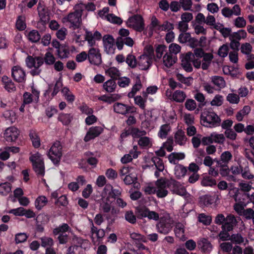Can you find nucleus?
<instances>
[{"mask_svg": "<svg viewBox=\"0 0 254 254\" xmlns=\"http://www.w3.org/2000/svg\"><path fill=\"white\" fill-rule=\"evenodd\" d=\"M235 217L232 214H229L227 215L226 217H225L224 215L222 214H218L215 217V223L217 225H223L228 222V217Z\"/></svg>", "mask_w": 254, "mask_h": 254, "instance_id": "obj_37", "label": "nucleus"}, {"mask_svg": "<svg viewBox=\"0 0 254 254\" xmlns=\"http://www.w3.org/2000/svg\"><path fill=\"white\" fill-rule=\"evenodd\" d=\"M53 46L56 49V53L59 57L63 58L62 53L64 52V49L63 46L60 44L59 42L56 40L52 41Z\"/></svg>", "mask_w": 254, "mask_h": 254, "instance_id": "obj_59", "label": "nucleus"}, {"mask_svg": "<svg viewBox=\"0 0 254 254\" xmlns=\"http://www.w3.org/2000/svg\"><path fill=\"white\" fill-rule=\"evenodd\" d=\"M29 135L33 146L35 148L39 147L41 144L40 139L37 133L34 131H32L30 132Z\"/></svg>", "mask_w": 254, "mask_h": 254, "instance_id": "obj_44", "label": "nucleus"}, {"mask_svg": "<svg viewBox=\"0 0 254 254\" xmlns=\"http://www.w3.org/2000/svg\"><path fill=\"white\" fill-rule=\"evenodd\" d=\"M38 14L42 22L46 23L49 20V15L48 9L39 3L38 6Z\"/></svg>", "mask_w": 254, "mask_h": 254, "instance_id": "obj_18", "label": "nucleus"}, {"mask_svg": "<svg viewBox=\"0 0 254 254\" xmlns=\"http://www.w3.org/2000/svg\"><path fill=\"white\" fill-rule=\"evenodd\" d=\"M19 134L17 128L11 127L7 128L4 134V138L7 141H13L16 139Z\"/></svg>", "mask_w": 254, "mask_h": 254, "instance_id": "obj_12", "label": "nucleus"}, {"mask_svg": "<svg viewBox=\"0 0 254 254\" xmlns=\"http://www.w3.org/2000/svg\"><path fill=\"white\" fill-rule=\"evenodd\" d=\"M91 225V233L92 235L95 234L99 242L103 240V238L105 235V232L102 229H98L94 225L92 219L89 220Z\"/></svg>", "mask_w": 254, "mask_h": 254, "instance_id": "obj_17", "label": "nucleus"}, {"mask_svg": "<svg viewBox=\"0 0 254 254\" xmlns=\"http://www.w3.org/2000/svg\"><path fill=\"white\" fill-rule=\"evenodd\" d=\"M83 7L82 5L76 6L74 12L70 13L66 18L64 17V20L70 23L69 27L73 30L79 28L80 26Z\"/></svg>", "mask_w": 254, "mask_h": 254, "instance_id": "obj_1", "label": "nucleus"}, {"mask_svg": "<svg viewBox=\"0 0 254 254\" xmlns=\"http://www.w3.org/2000/svg\"><path fill=\"white\" fill-rule=\"evenodd\" d=\"M151 161L155 165L156 169L159 172H162L164 169V163L162 159L157 157L152 158Z\"/></svg>", "mask_w": 254, "mask_h": 254, "instance_id": "obj_45", "label": "nucleus"}, {"mask_svg": "<svg viewBox=\"0 0 254 254\" xmlns=\"http://www.w3.org/2000/svg\"><path fill=\"white\" fill-rule=\"evenodd\" d=\"M47 203L48 199L46 196L41 195L36 198L35 201V206L38 210H41Z\"/></svg>", "mask_w": 254, "mask_h": 254, "instance_id": "obj_33", "label": "nucleus"}, {"mask_svg": "<svg viewBox=\"0 0 254 254\" xmlns=\"http://www.w3.org/2000/svg\"><path fill=\"white\" fill-rule=\"evenodd\" d=\"M41 246L43 247L48 248L53 245V240L51 238L48 237H42L40 238Z\"/></svg>", "mask_w": 254, "mask_h": 254, "instance_id": "obj_58", "label": "nucleus"}, {"mask_svg": "<svg viewBox=\"0 0 254 254\" xmlns=\"http://www.w3.org/2000/svg\"><path fill=\"white\" fill-rule=\"evenodd\" d=\"M198 220L204 225H209L210 224L212 218L210 215H206L204 213H200L198 215Z\"/></svg>", "mask_w": 254, "mask_h": 254, "instance_id": "obj_41", "label": "nucleus"}, {"mask_svg": "<svg viewBox=\"0 0 254 254\" xmlns=\"http://www.w3.org/2000/svg\"><path fill=\"white\" fill-rule=\"evenodd\" d=\"M126 62L128 65L132 68L136 66L137 63L135 57L131 54H128L127 56Z\"/></svg>", "mask_w": 254, "mask_h": 254, "instance_id": "obj_49", "label": "nucleus"}, {"mask_svg": "<svg viewBox=\"0 0 254 254\" xmlns=\"http://www.w3.org/2000/svg\"><path fill=\"white\" fill-rule=\"evenodd\" d=\"M232 155L230 152L228 151L223 152L220 156V160H216L218 165H228L229 162L232 159Z\"/></svg>", "mask_w": 254, "mask_h": 254, "instance_id": "obj_21", "label": "nucleus"}, {"mask_svg": "<svg viewBox=\"0 0 254 254\" xmlns=\"http://www.w3.org/2000/svg\"><path fill=\"white\" fill-rule=\"evenodd\" d=\"M198 248L204 253H209L212 249V245L207 239L202 238L197 242Z\"/></svg>", "mask_w": 254, "mask_h": 254, "instance_id": "obj_13", "label": "nucleus"}, {"mask_svg": "<svg viewBox=\"0 0 254 254\" xmlns=\"http://www.w3.org/2000/svg\"><path fill=\"white\" fill-rule=\"evenodd\" d=\"M229 50V48L228 45L223 44L219 48L218 55L221 57L225 58L228 55Z\"/></svg>", "mask_w": 254, "mask_h": 254, "instance_id": "obj_60", "label": "nucleus"}, {"mask_svg": "<svg viewBox=\"0 0 254 254\" xmlns=\"http://www.w3.org/2000/svg\"><path fill=\"white\" fill-rule=\"evenodd\" d=\"M117 80V84L122 88H125L128 86L130 83V79L126 76H120Z\"/></svg>", "mask_w": 254, "mask_h": 254, "instance_id": "obj_53", "label": "nucleus"}, {"mask_svg": "<svg viewBox=\"0 0 254 254\" xmlns=\"http://www.w3.org/2000/svg\"><path fill=\"white\" fill-rule=\"evenodd\" d=\"M148 210L149 208L145 206L137 207L135 208V214L138 219H141L147 217Z\"/></svg>", "mask_w": 254, "mask_h": 254, "instance_id": "obj_29", "label": "nucleus"}, {"mask_svg": "<svg viewBox=\"0 0 254 254\" xmlns=\"http://www.w3.org/2000/svg\"><path fill=\"white\" fill-rule=\"evenodd\" d=\"M181 8L184 11L190 10L192 2L191 0H179Z\"/></svg>", "mask_w": 254, "mask_h": 254, "instance_id": "obj_54", "label": "nucleus"}, {"mask_svg": "<svg viewBox=\"0 0 254 254\" xmlns=\"http://www.w3.org/2000/svg\"><path fill=\"white\" fill-rule=\"evenodd\" d=\"M103 89L108 93H112L115 91L117 87V83L114 79H110L105 82L103 85Z\"/></svg>", "mask_w": 254, "mask_h": 254, "instance_id": "obj_20", "label": "nucleus"}, {"mask_svg": "<svg viewBox=\"0 0 254 254\" xmlns=\"http://www.w3.org/2000/svg\"><path fill=\"white\" fill-rule=\"evenodd\" d=\"M156 228L159 233L166 235L171 231L172 225L168 222L161 221L157 224Z\"/></svg>", "mask_w": 254, "mask_h": 254, "instance_id": "obj_15", "label": "nucleus"}, {"mask_svg": "<svg viewBox=\"0 0 254 254\" xmlns=\"http://www.w3.org/2000/svg\"><path fill=\"white\" fill-rule=\"evenodd\" d=\"M130 133L134 138H140L145 135L146 132L145 130H140L138 128L132 127L130 128Z\"/></svg>", "mask_w": 254, "mask_h": 254, "instance_id": "obj_48", "label": "nucleus"}, {"mask_svg": "<svg viewBox=\"0 0 254 254\" xmlns=\"http://www.w3.org/2000/svg\"><path fill=\"white\" fill-rule=\"evenodd\" d=\"M88 60L91 64L99 66L102 63L101 54L99 49L91 48L88 53Z\"/></svg>", "mask_w": 254, "mask_h": 254, "instance_id": "obj_8", "label": "nucleus"}, {"mask_svg": "<svg viewBox=\"0 0 254 254\" xmlns=\"http://www.w3.org/2000/svg\"><path fill=\"white\" fill-rule=\"evenodd\" d=\"M63 154V145L60 141L54 143L47 153V155L52 162L57 165L59 164Z\"/></svg>", "mask_w": 254, "mask_h": 254, "instance_id": "obj_4", "label": "nucleus"}, {"mask_svg": "<svg viewBox=\"0 0 254 254\" xmlns=\"http://www.w3.org/2000/svg\"><path fill=\"white\" fill-rule=\"evenodd\" d=\"M185 106L189 111H193L196 108V104L194 100L188 99L185 102Z\"/></svg>", "mask_w": 254, "mask_h": 254, "instance_id": "obj_64", "label": "nucleus"}, {"mask_svg": "<svg viewBox=\"0 0 254 254\" xmlns=\"http://www.w3.org/2000/svg\"><path fill=\"white\" fill-rule=\"evenodd\" d=\"M25 62L28 68H34V69L31 71V73L33 75H35L40 73L41 70L39 68L43 64L44 60L40 57H35L34 58L31 56H28L26 59Z\"/></svg>", "mask_w": 254, "mask_h": 254, "instance_id": "obj_7", "label": "nucleus"}, {"mask_svg": "<svg viewBox=\"0 0 254 254\" xmlns=\"http://www.w3.org/2000/svg\"><path fill=\"white\" fill-rule=\"evenodd\" d=\"M174 232L176 237L178 238L180 240L185 241L186 237L185 235L184 226L181 223H178L176 225L174 229Z\"/></svg>", "mask_w": 254, "mask_h": 254, "instance_id": "obj_19", "label": "nucleus"}, {"mask_svg": "<svg viewBox=\"0 0 254 254\" xmlns=\"http://www.w3.org/2000/svg\"><path fill=\"white\" fill-rule=\"evenodd\" d=\"M27 37L32 42H37L40 39L41 36L37 31L33 30L28 33Z\"/></svg>", "mask_w": 254, "mask_h": 254, "instance_id": "obj_46", "label": "nucleus"}, {"mask_svg": "<svg viewBox=\"0 0 254 254\" xmlns=\"http://www.w3.org/2000/svg\"><path fill=\"white\" fill-rule=\"evenodd\" d=\"M173 55L172 54L166 53L163 56V64L168 68L170 67L176 62L175 59L173 58Z\"/></svg>", "mask_w": 254, "mask_h": 254, "instance_id": "obj_31", "label": "nucleus"}, {"mask_svg": "<svg viewBox=\"0 0 254 254\" xmlns=\"http://www.w3.org/2000/svg\"><path fill=\"white\" fill-rule=\"evenodd\" d=\"M116 46L119 50L123 49L124 45L125 44L129 47H132L134 41L132 39L128 36L122 39L121 37H118L116 39Z\"/></svg>", "mask_w": 254, "mask_h": 254, "instance_id": "obj_16", "label": "nucleus"}, {"mask_svg": "<svg viewBox=\"0 0 254 254\" xmlns=\"http://www.w3.org/2000/svg\"><path fill=\"white\" fill-rule=\"evenodd\" d=\"M12 76L18 82H23L25 80V73L23 69L19 66H15L12 69Z\"/></svg>", "mask_w": 254, "mask_h": 254, "instance_id": "obj_11", "label": "nucleus"}, {"mask_svg": "<svg viewBox=\"0 0 254 254\" xmlns=\"http://www.w3.org/2000/svg\"><path fill=\"white\" fill-rule=\"evenodd\" d=\"M171 127L169 124L162 125L158 133V136L161 139H165L167 137L168 133L171 130Z\"/></svg>", "mask_w": 254, "mask_h": 254, "instance_id": "obj_26", "label": "nucleus"}, {"mask_svg": "<svg viewBox=\"0 0 254 254\" xmlns=\"http://www.w3.org/2000/svg\"><path fill=\"white\" fill-rule=\"evenodd\" d=\"M30 160L32 162L33 166L34 165L44 163L43 158L42 155L38 152L32 154L30 157Z\"/></svg>", "mask_w": 254, "mask_h": 254, "instance_id": "obj_39", "label": "nucleus"}, {"mask_svg": "<svg viewBox=\"0 0 254 254\" xmlns=\"http://www.w3.org/2000/svg\"><path fill=\"white\" fill-rule=\"evenodd\" d=\"M3 116L8 123L12 124L16 120V115L13 111H6L3 114Z\"/></svg>", "mask_w": 254, "mask_h": 254, "instance_id": "obj_40", "label": "nucleus"}, {"mask_svg": "<svg viewBox=\"0 0 254 254\" xmlns=\"http://www.w3.org/2000/svg\"><path fill=\"white\" fill-rule=\"evenodd\" d=\"M186 95L185 92L181 90H176L173 94L174 101L178 103H182L185 100Z\"/></svg>", "mask_w": 254, "mask_h": 254, "instance_id": "obj_36", "label": "nucleus"}, {"mask_svg": "<svg viewBox=\"0 0 254 254\" xmlns=\"http://www.w3.org/2000/svg\"><path fill=\"white\" fill-rule=\"evenodd\" d=\"M174 138L176 142L180 145L184 144L187 139L185 132L181 129H178L175 133Z\"/></svg>", "mask_w": 254, "mask_h": 254, "instance_id": "obj_22", "label": "nucleus"}, {"mask_svg": "<svg viewBox=\"0 0 254 254\" xmlns=\"http://www.w3.org/2000/svg\"><path fill=\"white\" fill-rule=\"evenodd\" d=\"M201 119L204 124L206 123L205 126L210 127L219 126L221 121L220 118L212 109L204 110L201 114Z\"/></svg>", "mask_w": 254, "mask_h": 254, "instance_id": "obj_2", "label": "nucleus"}, {"mask_svg": "<svg viewBox=\"0 0 254 254\" xmlns=\"http://www.w3.org/2000/svg\"><path fill=\"white\" fill-rule=\"evenodd\" d=\"M84 30L85 31L84 39L81 40L80 35H75L76 43L87 41L89 46L93 47L96 44V41H100L102 38L101 33L97 30L93 33L86 28H84Z\"/></svg>", "mask_w": 254, "mask_h": 254, "instance_id": "obj_3", "label": "nucleus"}, {"mask_svg": "<svg viewBox=\"0 0 254 254\" xmlns=\"http://www.w3.org/2000/svg\"><path fill=\"white\" fill-rule=\"evenodd\" d=\"M212 82L215 85L221 88H224L226 85L225 81L221 76H213L212 77Z\"/></svg>", "mask_w": 254, "mask_h": 254, "instance_id": "obj_42", "label": "nucleus"}, {"mask_svg": "<svg viewBox=\"0 0 254 254\" xmlns=\"http://www.w3.org/2000/svg\"><path fill=\"white\" fill-rule=\"evenodd\" d=\"M106 74L116 80L121 75L119 70L115 67H111L106 70Z\"/></svg>", "mask_w": 254, "mask_h": 254, "instance_id": "obj_30", "label": "nucleus"}, {"mask_svg": "<svg viewBox=\"0 0 254 254\" xmlns=\"http://www.w3.org/2000/svg\"><path fill=\"white\" fill-rule=\"evenodd\" d=\"M137 64L140 70H145L148 69L151 65L152 60L149 57L143 55L140 57Z\"/></svg>", "mask_w": 254, "mask_h": 254, "instance_id": "obj_14", "label": "nucleus"}, {"mask_svg": "<svg viewBox=\"0 0 254 254\" xmlns=\"http://www.w3.org/2000/svg\"><path fill=\"white\" fill-rule=\"evenodd\" d=\"M64 98L68 103H72L75 100V96L66 87H64Z\"/></svg>", "mask_w": 254, "mask_h": 254, "instance_id": "obj_57", "label": "nucleus"}, {"mask_svg": "<svg viewBox=\"0 0 254 254\" xmlns=\"http://www.w3.org/2000/svg\"><path fill=\"white\" fill-rule=\"evenodd\" d=\"M102 131L103 129L101 127L96 126L90 127L84 138V141L85 142H89L91 139L98 137Z\"/></svg>", "mask_w": 254, "mask_h": 254, "instance_id": "obj_10", "label": "nucleus"}, {"mask_svg": "<svg viewBox=\"0 0 254 254\" xmlns=\"http://www.w3.org/2000/svg\"><path fill=\"white\" fill-rule=\"evenodd\" d=\"M201 185L203 186L213 187L216 185V181L213 178L209 176H206V177H204L202 180Z\"/></svg>", "mask_w": 254, "mask_h": 254, "instance_id": "obj_52", "label": "nucleus"}, {"mask_svg": "<svg viewBox=\"0 0 254 254\" xmlns=\"http://www.w3.org/2000/svg\"><path fill=\"white\" fill-rule=\"evenodd\" d=\"M63 85V79L60 77L55 85L54 91L52 94V97L55 96L60 91L62 92L64 91Z\"/></svg>", "mask_w": 254, "mask_h": 254, "instance_id": "obj_55", "label": "nucleus"}, {"mask_svg": "<svg viewBox=\"0 0 254 254\" xmlns=\"http://www.w3.org/2000/svg\"><path fill=\"white\" fill-rule=\"evenodd\" d=\"M16 27L19 30H23L26 25L25 23V17L24 16H19L16 20Z\"/></svg>", "mask_w": 254, "mask_h": 254, "instance_id": "obj_50", "label": "nucleus"}, {"mask_svg": "<svg viewBox=\"0 0 254 254\" xmlns=\"http://www.w3.org/2000/svg\"><path fill=\"white\" fill-rule=\"evenodd\" d=\"M168 188L173 193L181 196H185L187 193L186 189L180 183L174 180L169 182Z\"/></svg>", "mask_w": 254, "mask_h": 254, "instance_id": "obj_9", "label": "nucleus"}, {"mask_svg": "<svg viewBox=\"0 0 254 254\" xmlns=\"http://www.w3.org/2000/svg\"><path fill=\"white\" fill-rule=\"evenodd\" d=\"M228 222L222 225V231L218 234L219 239L222 241L230 240L231 236L229 232L232 231L237 225V221L235 217H228Z\"/></svg>", "mask_w": 254, "mask_h": 254, "instance_id": "obj_5", "label": "nucleus"}, {"mask_svg": "<svg viewBox=\"0 0 254 254\" xmlns=\"http://www.w3.org/2000/svg\"><path fill=\"white\" fill-rule=\"evenodd\" d=\"M175 175L177 179H180L184 177L187 174V168L181 164H178L175 167Z\"/></svg>", "mask_w": 254, "mask_h": 254, "instance_id": "obj_25", "label": "nucleus"}, {"mask_svg": "<svg viewBox=\"0 0 254 254\" xmlns=\"http://www.w3.org/2000/svg\"><path fill=\"white\" fill-rule=\"evenodd\" d=\"M11 191V185L8 183L0 184V194L3 196L8 195Z\"/></svg>", "mask_w": 254, "mask_h": 254, "instance_id": "obj_35", "label": "nucleus"}, {"mask_svg": "<svg viewBox=\"0 0 254 254\" xmlns=\"http://www.w3.org/2000/svg\"><path fill=\"white\" fill-rule=\"evenodd\" d=\"M190 37L191 35L190 33L183 32L179 35L178 41L180 43H186V42H189Z\"/></svg>", "mask_w": 254, "mask_h": 254, "instance_id": "obj_63", "label": "nucleus"}, {"mask_svg": "<svg viewBox=\"0 0 254 254\" xmlns=\"http://www.w3.org/2000/svg\"><path fill=\"white\" fill-rule=\"evenodd\" d=\"M33 169L36 173L41 176H43L45 174V166L44 163H41L39 164L34 165L33 166Z\"/></svg>", "mask_w": 254, "mask_h": 254, "instance_id": "obj_62", "label": "nucleus"}, {"mask_svg": "<svg viewBox=\"0 0 254 254\" xmlns=\"http://www.w3.org/2000/svg\"><path fill=\"white\" fill-rule=\"evenodd\" d=\"M109 189H111V190L108 193L107 200H109L110 198L116 199L121 195V191L119 189H114L111 185H106L105 190Z\"/></svg>", "mask_w": 254, "mask_h": 254, "instance_id": "obj_23", "label": "nucleus"}, {"mask_svg": "<svg viewBox=\"0 0 254 254\" xmlns=\"http://www.w3.org/2000/svg\"><path fill=\"white\" fill-rule=\"evenodd\" d=\"M127 105L122 103H115L113 106L114 111L116 113L125 115L127 114Z\"/></svg>", "mask_w": 254, "mask_h": 254, "instance_id": "obj_28", "label": "nucleus"}, {"mask_svg": "<svg viewBox=\"0 0 254 254\" xmlns=\"http://www.w3.org/2000/svg\"><path fill=\"white\" fill-rule=\"evenodd\" d=\"M138 145L142 149H148L151 147L150 138L147 136H141L138 140Z\"/></svg>", "mask_w": 254, "mask_h": 254, "instance_id": "obj_27", "label": "nucleus"}, {"mask_svg": "<svg viewBox=\"0 0 254 254\" xmlns=\"http://www.w3.org/2000/svg\"><path fill=\"white\" fill-rule=\"evenodd\" d=\"M93 155V153L91 152H86L85 153V155L87 157H88L87 160H86V162H87V163L92 166L93 168H95L97 166V164L98 162V159L95 157H90L89 155Z\"/></svg>", "mask_w": 254, "mask_h": 254, "instance_id": "obj_47", "label": "nucleus"}, {"mask_svg": "<svg viewBox=\"0 0 254 254\" xmlns=\"http://www.w3.org/2000/svg\"><path fill=\"white\" fill-rule=\"evenodd\" d=\"M2 81L4 83V87L7 91L13 92L16 90V87L13 82L10 80H8L6 76L2 77Z\"/></svg>", "mask_w": 254, "mask_h": 254, "instance_id": "obj_38", "label": "nucleus"}, {"mask_svg": "<svg viewBox=\"0 0 254 254\" xmlns=\"http://www.w3.org/2000/svg\"><path fill=\"white\" fill-rule=\"evenodd\" d=\"M200 203L201 205L208 206L214 202V198L208 194L202 195L199 197Z\"/></svg>", "mask_w": 254, "mask_h": 254, "instance_id": "obj_34", "label": "nucleus"}, {"mask_svg": "<svg viewBox=\"0 0 254 254\" xmlns=\"http://www.w3.org/2000/svg\"><path fill=\"white\" fill-rule=\"evenodd\" d=\"M127 26L137 32H141L144 29L145 23L143 17L140 14H135L128 18Z\"/></svg>", "mask_w": 254, "mask_h": 254, "instance_id": "obj_6", "label": "nucleus"}, {"mask_svg": "<svg viewBox=\"0 0 254 254\" xmlns=\"http://www.w3.org/2000/svg\"><path fill=\"white\" fill-rule=\"evenodd\" d=\"M230 240L236 244H241L244 241V238L240 234H233L231 236Z\"/></svg>", "mask_w": 254, "mask_h": 254, "instance_id": "obj_56", "label": "nucleus"}, {"mask_svg": "<svg viewBox=\"0 0 254 254\" xmlns=\"http://www.w3.org/2000/svg\"><path fill=\"white\" fill-rule=\"evenodd\" d=\"M55 236L59 240L60 244H64V225L54 229L53 231Z\"/></svg>", "mask_w": 254, "mask_h": 254, "instance_id": "obj_32", "label": "nucleus"}, {"mask_svg": "<svg viewBox=\"0 0 254 254\" xmlns=\"http://www.w3.org/2000/svg\"><path fill=\"white\" fill-rule=\"evenodd\" d=\"M106 18L108 21L113 24L121 25L123 23V20L120 17L113 13L108 14Z\"/></svg>", "mask_w": 254, "mask_h": 254, "instance_id": "obj_43", "label": "nucleus"}, {"mask_svg": "<svg viewBox=\"0 0 254 254\" xmlns=\"http://www.w3.org/2000/svg\"><path fill=\"white\" fill-rule=\"evenodd\" d=\"M125 219L129 223L134 224L136 222V215L132 211H127L125 215Z\"/></svg>", "mask_w": 254, "mask_h": 254, "instance_id": "obj_51", "label": "nucleus"}, {"mask_svg": "<svg viewBox=\"0 0 254 254\" xmlns=\"http://www.w3.org/2000/svg\"><path fill=\"white\" fill-rule=\"evenodd\" d=\"M247 36V33L245 30L241 29L237 32H234L231 33L229 39L237 40L239 41L242 39H245Z\"/></svg>", "mask_w": 254, "mask_h": 254, "instance_id": "obj_24", "label": "nucleus"}, {"mask_svg": "<svg viewBox=\"0 0 254 254\" xmlns=\"http://www.w3.org/2000/svg\"><path fill=\"white\" fill-rule=\"evenodd\" d=\"M134 103L139 106L140 109L144 110L145 108V103L146 100L143 99L141 96H136L134 97Z\"/></svg>", "mask_w": 254, "mask_h": 254, "instance_id": "obj_61", "label": "nucleus"}]
</instances>
